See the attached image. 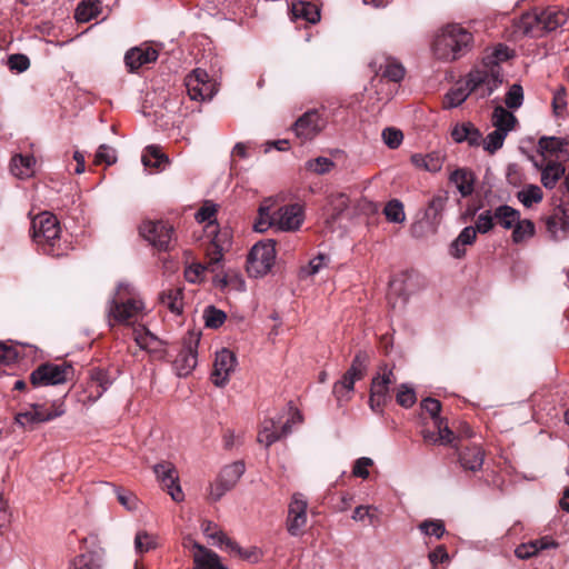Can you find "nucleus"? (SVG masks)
<instances>
[{
  "instance_id": "37",
  "label": "nucleus",
  "mask_w": 569,
  "mask_h": 569,
  "mask_svg": "<svg viewBox=\"0 0 569 569\" xmlns=\"http://www.w3.org/2000/svg\"><path fill=\"white\" fill-rule=\"evenodd\" d=\"M101 2L99 0H82L74 12L78 22H88L100 14Z\"/></svg>"
},
{
  "instance_id": "20",
  "label": "nucleus",
  "mask_w": 569,
  "mask_h": 569,
  "mask_svg": "<svg viewBox=\"0 0 569 569\" xmlns=\"http://www.w3.org/2000/svg\"><path fill=\"white\" fill-rule=\"evenodd\" d=\"M546 227L552 239H565L569 232V209L559 206L553 213L547 218Z\"/></svg>"
},
{
  "instance_id": "16",
  "label": "nucleus",
  "mask_w": 569,
  "mask_h": 569,
  "mask_svg": "<svg viewBox=\"0 0 569 569\" xmlns=\"http://www.w3.org/2000/svg\"><path fill=\"white\" fill-rule=\"evenodd\" d=\"M274 219L277 230L296 231L305 220L303 208L298 203L282 206L276 210Z\"/></svg>"
},
{
  "instance_id": "57",
  "label": "nucleus",
  "mask_w": 569,
  "mask_h": 569,
  "mask_svg": "<svg viewBox=\"0 0 569 569\" xmlns=\"http://www.w3.org/2000/svg\"><path fill=\"white\" fill-rule=\"evenodd\" d=\"M113 489L121 506H123L129 511L138 509L139 500L132 492L124 491L118 487H113Z\"/></svg>"
},
{
  "instance_id": "62",
  "label": "nucleus",
  "mask_w": 569,
  "mask_h": 569,
  "mask_svg": "<svg viewBox=\"0 0 569 569\" xmlns=\"http://www.w3.org/2000/svg\"><path fill=\"white\" fill-rule=\"evenodd\" d=\"M373 465V460L368 457H361L355 461L352 475L362 479L369 477V468Z\"/></svg>"
},
{
  "instance_id": "14",
  "label": "nucleus",
  "mask_w": 569,
  "mask_h": 569,
  "mask_svg": "<svg viewBox=\"0 0 569 569\" xmlns=\"http://www.w3.org/2000/svg\"><path fill=\"white\" fill-rule=\"evenodd\" d=\"M199 345V336L190 333L183 340V347L173 361V368L179 377L189 376L197 367V348Z\"/></svg>"
},
{
  "instance_id": "39",
  "label": "nucleus",
  "mask_w": 569,
  "mask_h": 569,
  "mask_svg": "<svg viewBox=\"0 0 569 569\" xmlns=\"http://www.w3.org/2000/svg\"><path fill=\"white\" fill-rule=\"evenodd\" d=\"M495 220L505 229H511L520 219V212L510 206L501 204L495 209Z\"/></svg>"
},
{
  "instance_id": "11",
  "label": "nucleus",
  "mask_w": 569,
  "mask_h": 569,
  "mask_svg": "<svg viewBox=\"0 0 569 569\" xmlns=\"http://www.w3.org/2000/svg\"><path fill=\"white\" fill-rule=\"evenodd\" d=\"M140 233L158 250L168 251L171 249L173 241L172 226L163 221H146L140 227Z\"/></svg>"
},
{
  "instance_id": "45",
  "label": "nucleus",
  "mask_w": 569,
  "mask_h": 569,
  "mask_svg": "<svg viewBox=\"0 0 569 569\" xmlns=\"http://www.w3.org/2000/svg\"><path fill=\"white\" fill-rule=\"evenodd\" d=\"M386 219L392 223H402L406 220L403 204L398 199H392L383 208Z\"/></svg>"
},
{
  "instance_id": "48",
  "label": "nucleus",
  "mask_w": 569,
  "mask_h": 569,
  "mask_svg": "<svg viewBox=\"0 0 569 569\" xmlns=\"http://www.w3.org/2000/svg\"><path fill=\"white\" fill-rule=\"evenodd\" d=\"M421 533L429 537H436L437 539H440L446 533L445 523L440 519H429L422 521L418 526Z\"/></svg>"
},
{
  "instance_id": "9",
  "label": "nucleus",
  "mask_w": 569,
  "mask_h": 569,
  "mask_svg": "<svg viewBox=\"0 0 569 569\" xmlns=\"http://www.w3.org/2000/svg\"><path fill=\"white\" fill-rule=\"evenodd\" d=\"M369 356L365 351H359L342 378L333 385V393L340 400L347 393L353 390L355 382L363 378L367 370Z\"/></svg>"
},
{
  "instance_id": "27",
  "label": "nucleus",
  "mask_w": 569,
  "mask_h": 569,
  "mask_svg": "<svg viewBox=\"0 0 569 569\" xmlns=\"http://www.w3.org/2000/svg\"><path fill=\"white\" fill-rule=\"evenodd\" d=\"M538 148L542 156H556L560 157H569V143L560 138L556 137H542L538 142Z\"/></svg>"
},
{
  "instance_id": "53",
  "label": "nucleus",
  "mask_w": 569,
  "mask_h": 569,
  "mask_svg": "<svg viewBox=\"0 0 569 569\" xmlns=\"http://www.w3.org/2000/svg\"><path fill=\"white\" fill-rule=\"evenodd\" d=\"M37 415H38L37 410L33 409L32 406H31L30 409L17 413L16 421H17V423H19L22 427L31 426L33 423H39V422L48 421V416H46V417L41 416L40 417V416H37Z\"/></svg>"
},
{
  "instance_id": "54",
  "label": "nucleus",
  "mask_w": 569,
  "mask_h": 569,
  "mask_svg": "<svg viewBox=\"0 0 569 569\" xmlns=\"http://www.w3.org/2000/svg\"><path fill=\"white\" fill-rule=\"evenodd\" d=\"M505 102L509 109H518L523 102V90L518 83L512 84L507 94Z\"/></svg>"
},
{
  "instance_id": "29",
  "label": "nucleus",
  "mask_w": 569,
  "mask_h": 569,
  "mask_svg": "<svg viewBox=\"0 0 569 569\" xmlns=\"http://www.w3.org/2000/svg\"><path fill=\"white\" fill-rule=\"evenodd\" d=\"M467 80H461L456 83L443 97L442 106L445 109H452L463 103L471 94Z\"/></svg>"
},
{
  "instance_id": "34",
  "label": "nucleus",
  "mask_w": 569,
  "mask_h": 569,
  "mask_svg": "<svg viewBox=\"0 0 569 569\" xmlns=\"http://www.w3.org/2000/svg\"><path fill=\"white\" fill-rule=\"evenodd\" d=\"M517 122V118L502 107H496L492 113V124L503 134H508Z\"/></svg>"
},
{
  "instance_id": "36",
  "label": "nucleus",
  "mask_w": 569,
  "mask_h": 569,
  "mask_svg": "<svg viewBox=\"0 0 569 569\" xmlns=\"http://www.w3.org/2000/svg\"><path fill=\"white\" fill-rule=\"evenodd\" d=\"M276 423L277 422L273 419L264 420L262 422L257 437L259 443L264 445L268 448L281 438L287 437L286 435H282V429L280 431L276 429Z\"/></svg>"
},
{
  "instance_id": "41",
  "label": "nucleus",
  "mask_w": 569,
  "mask_h": 569,
  "mask_svg": "<svg viewBox=\"0 0 569 569\" xmlns=\"http://www.w3.org/2000/svg\"><path fill=\"white\" fill-rule=\"evenodd\" d=\"M159 547V538L147 531H138L134 537V549L137 553H144Z\"/></svg>"
},
{
  "instance_id": "13",
  "label": "nucleus",
  "mask_w": 569,
  "mask_h": 569,
  "mask_svg": "<svg viewBox=\"0 0 569 569\" xmlns=\"http://www.w3.org/2000/svg\"><path fill=\"white\" fill-rule=\"evenodd\" d=\"M157 480L161 483L162 488L167 490L173 501L180 502L183 500L184 495L179 485V475L169 461H161L152 467Z\"/></svg>"
},
{
  "instance_id": "19",
  "label": "nucleus",
  "mask_w": 569,
  "mask_h": 569,
  "mask_svg": "<svg viewBox=\"0 0 569 569\" xmlns=\"http://www.w3.org/2000/svg\"><path fill=\"white\" fill-rule=\"evenodd\" d=\"M158 51L150 46H139L129 49L124 54V63L129 72H134L144 64L158 59Z\"/></svg>"
},
{
  "instance_id": "8",
  "label": "nucleus",
  "mask_w": 569,
  "mask_h": 569,
  "mask_svg": "<svg viewBox=\"0 0 569 569\" xmlns=\"http://www.w3.org/2000/svg\"><path fill=\"white\" fill-rule=\"evenodd\" d=\"M308 523V500L301 492H295L288 506L286 529L292 537H301Z\"/></svg>"
},
{
  "instance_id": "22",
  "label": "nucleus",
  "mask_w": 569,
  "mask_h": 569,
  "mask_svg": "<svg viewBox=\"0 0 569 569\" xmlns=\"http://www.w3.org/2000/svg\"><path fill=\"white\" fill-rule=\"evenodd\" d=\"M196 552L193 553L194 569H228L221 563L218 553L204 546L193 542L192 545Z\"/></svg>"
},
{
  "instance_id": "4",
  "label": "nucleus",
  "mask_w": 569,
  "mask_h": 569,
  "mask_svg": "<svg viewBox=\"0 0 569 569\" xmlns=\"http://www.w3.org/2000/svg\"><path fill=\"white\" fill-rule=\"evenodd\" d=\"M144 303L131 295L129 284L119 283L113 297L108 302L107 318L110 326L114 323L133 326L143 316Z\"/></svg>"
},
{
  "instance_id": "43",
  "label": "nucleus",
  "mask_w": 569,
  "mask_h": 569,
  "mask_svg": "<svg viewBox=\"0 0 569 569\" xmlns=\"http://www.w3.org/2000/svg\"><path fill=\"white\" fill-rule=\"evenodd\" d=\"M512 241L515 243H521L525 240L532 238L535 234V223L531 220H518L513 224Z\"/></svg>"
},
{
  "instance_id": "38",
  "label": "nucleus",
  "mask_w": 569,
  "mask_h": 569,
  "mask_svg": "<svg viewBox=\"0 0 569 569\" xmlns=\"http://www.w3.org/2000/svg\"><path fill=\"white\" fill-rule=\"evenodd\" d=\"M161 303L172 313L180 315L182 311V290L180 288H169L160 295Z\"/></svg>"
},
{
  "instance_id": "18",
  "label": "nucleus",
  "mask_w": 569,
  "mask_h": 569,
  "mask_svg": "<svg viewBox=\"0 0 569 569\" xmlns=\"http://www.w3.org/2000/svg\"><path fill=\"white\" fill-rule=\"evenodd\" d=\"M237 363L236 356L228 349H222L216 353L213 371L211 379L214 386L223 387L234 370Z\"/></svg>"
},
{
  "instance_id": "56",
  "label": "nucleus",
  "mask_w": 569,
  "mask_h": 569,
  "mask_svg": "<svg viewBox=\"0 0 569 569\" xmlns=\"http://www.w3.org/2000/svg\"><path fill=\"white\" fill-rule=\"evenodd\" d=\"M117 161L116 150L108 144H101L96 153L94 163L111 166Z\"/></svg>"
},
{
  "instance_id": "60",
  "label": "nucleus",
  "mask_w": 569,
  "mask_h": 569,
  "mask_svg": "<svg viewBox=\"0 0 569 569\" xmlns=\"http://www.w3.org/2000/svg\"><path fill=\"white\" fill-rule=\"evenodd\" d=\"M382 139H383V142L391 149H396L398 148L402 140H403V133L401 130L399 129H396V128H392V127H389V128H386L383 131H382Z\"/></svg>"
},
{
  "instance_id": "23",
  "label": "nucleus",
  "mask_w": 569,
  "mask_h": 569,
  "mask_svg": "<svg viewBox=\"0 0 569 569\" xmlns=\"http://www.w3.org/2000/svg\"><path fill=\"white\" fill-rule=\"evenodd\" d=\"M447 201V196L435 194L428 202V206L425 209L423 220L432 229H436L437 226L440 223Z\"/></svg>"
},
{
  "instance_id": "24",
  "label": "nucleus",
  "mask_w": 569,
  "mask_h": 569,
  "mask_svg": "<svg viewBox=\"0 0 569 569\" xmlns=\"http://www.w3.org/2000/svg\"><path fill=\"white\" fill-rule=\"evenodd\" d=\"M450 181L456 186L457 190L463 198L471 196L475 190L476 177L470 169H456L450 174Z\"/></svg>"
},
{
  "instance_id": "42",
  "label": "nucleus",
  "mask_w": 569,
  "mask_h": 569,
  "mask_svg": "<svg viewBox=\"0 0 569 569\" xmlns=\"http://www.w3.org/2000/svg\"><path fill=\"white\" fill-rule=\"evenodd\" d=\"M517 198L526 208H530L533 203L542 201L543 192L539 186L528 184L518 191Z\"/></svg>"
},
{
  "instance_id": "44",
  "label": "nucleus",
  "mask_w": 569,
  "mask_h": 569,
  "mask_svg": "<svg viewBox=\"0 0 569 569\" xmlns=\"http://www.w3.org/2000/svg\"><path fill=\"white\" fill-rule=\"evenodd\" d=\"M357 522L375 526L379 521L378 508L373 506H358L351 517Z\"/></svg>"
},
{
  "instance_id": "49",
  "label": "nucleus",
  "mask_w": 569,
  "mask_h": 569,
  "mask_svg": "<svg viewBox=\"0 0 569 569\" xmlns=\"http://www.w3.org/2000/svg\"><path fill=\"white\" fill-rule=\"evenodd\" d=\"M226 318V313L213 306H208L203 311L204 325L208 328L217 329L221 327Z\"/></svg>"
},
{
  "instance_id": "31",
  "label": "nucleus",
  "mask_w": 569,
  "mask_h": 569,
  "mask_svg": "<svg viewBox=\"0 0 569 569\" xmlns=\"http://www.w3.org/2000/svg\"><path fill=\"white\" fill-rule=\"evenodd\" d=\"M477 230L472 226L465 227L458 237L450 244V254L460 259L466 254V246H470L476 241Z\"/></svg>"
},
{
  "instance_id": "26",
  "label": "nucleus",
  "mask_w": 569,
  "mask_h": 569,
  "mask_svg": "<svg viewBox=\"0 0 569 569\" xmlns=\"http://www.w3.org/2000/svg\"><path fill=\"white\" fill-rule=\"evenodd\" d=\"M485 452L480 446L465 448L459 453V462L465 470L479 471L483 465Z\"/></svg>"
},
{
  "instance_id": "46",
  "label": "nucleus",
  "mask_w": 569,
  "mask_h": 569,
  "mask_svg": "<svg viewBox=\"0 0 569 569\" xmlns=\"http://www.w3.org/2000/svg\"><path fill=\"white\" fill-rule=\"evenodd\" d=\"M228 548L230 551L236 552L241 559L247 560L250 563H257L262 558V552L258 547H250L244 549L240 547L236 541H229Z\"/></svg>"
},
{
  "instance_id": "51",
  "label": "nucleus",
  "mask_w": 569,
  "mask_h": 569,
  "mask_svg": "<svg viewBox=\"0 0 569 569\" xmlns=\"http://www.w3.org/2000/svg\"><path fill=\"white\" fill-rule=\"evenodd\" d=\"M506 137L500 130L495 129L485 139L482 138L481 144L487 152L493 154L503 146Z\"/></svg>"
},
{
  "instance_id": "5",
  "label": "nucleus",
  "mask_w": 569,
  "mask_h": 569,
  "mask_svg": "<svg viewBox=\"0 0 569 569\" xmlns=\"http://www.w3.org/2000/svg\"><path fill=\"white\" fill-rule=\"evenodd\" d=\"M491 62V66H489V63H483L481 67L472 69L466 76L469 90H471L477 98L482 99L489 97L502 83L500 66H498L496 61Z\"/></svg>"
},
{
  "instance_id": "59",
  "label": "nucleus",
  "mask_w": 569,
  "mask_h": 569,
  "mask_svg": "<svg viewBox=\"0 0 569 569\" xmlns=\"http://www.w3.org/2000/svg\"><path fill=\"white\" fill-rule=\"evenodd\" d=\"M32 408L37 410V416H48V421L60 417L64 413L63 402L57 401L52 403V410L47 409L43 405L34 403L32 405Z\"/></svg>"
},
{
  "instance_id": "1",
  "label": "nucleus",
  "mask_w": 569,
  "mask_h": 569,
  "mask_svg": "<svg viewBox=\"0 0 569 569\" xmlns=\"http://www.w3.org/2000/svg\"><path fill=\"white\" fill-rule=\"evenodd\" d=\"M473 36L460 24H448L436 36L432 52L438 60L452 62L466 56L472 48Z\"/></svg>"
},
{
  "instance_id": "7",
  "label": "nucleus",
  "mask_w": 569,
  "mask_h": 569,
  "mask_svg": "<svg viewBox=\"0 0 569 569\" xmlns=\"http://www.w3.org/2000/svg\"><path fill=\"white\" fill-rule=\"evenodd\" d=\"M274 259L276 249L273 242H258L248 254L247 271L251 277H262L271 270Z\"/></svg>"
},
{
  "instance_id": "52",
  "label": "nucleus",
  "mask_w": 569,
  "mask_h": 569,
  "mask_svg": "<svg viewBox=\"0 0 569 569\" xmlns=\"http://www.w3.org/2000/svg\"><path fill=\"white\" fill-rule=\"evenodd\" d=\"M405 67L393 59H388L385 69L382 70V76L393 82L401 81L405 77Z\"/></svg>"
},
{
  "instance_id": "33",
  "label": "nucleus",
  "mask_w": 569,
  "mask_h": 569,
  "mask_svg": "<svg viewBox=\"0 0 569 569\" xmlns=\"http://www.w3.org/2000/svg\"><path fill=\"white\" fill-rule=\"evenodd\" d=\"M103 559L98 551H87L70 560L68 569H102Z\"/></svg>"
},
{
  "instance_id": "3",
  "label": "nucleus",
  "mask_w": 569,
  "mask_h": 569,
  "mask_svg": "<svg viewBox=\"0 0 569 569\" xmlns=\"http://www.w3.org/2000/svg\"><path fill=\"white\" fill-rule=\"evenodd\" d=\"M32 240L44 254L51 257L64 256L69 249L61 241V227L57 217L50 212H41L32 219Z\"/></svg>"
},
{
  "instance_id": "30",
  "label": "nucleus",
  "mask_w": 569,
  "mask_h": 569,
  "mask_svg": "<svg viewBox=\"0 0 569 569\" xmlns=\"http://www.w3.org/2000/svg\"><path fill=\"white\" fill-rule=\"evenodd\" d=\"M535 164L541 170V183L546 189H553L566 172L565 167L560 162L548 161L546 166Z\"/></svg>"
},
{
  "instance_id": "50",
  "label": "nucleus",
  "mask_w": 569,
  "mask_h": 569,
  "mask_svg": "<svg viewBox=\"0 0 569 569\" xmlns=\"http://www.w3.org/2000/svg\"><path fill=\"white\" fill-rule=\"evenodd\" d=\"M223 249L218 244V239H213L207 248V267L216 271L223 258Z\"/></svg>"
},
{
  "instance_id": "21",
  "label": "nucleus",
  "mask_w": 569,
  "mask_h": 569,
  "mask_svg": "<svg viewBox=\"0 0 569 569\" xmlns=\"http://www.w3.org/2000/svg\"><path fill=\"white\" fill-rule=\"evenodd\" d=\"M132 337L141 350L152 355H156L162 350V341L142 325L133 327Z\"/></svg>"
},
{
  "instance_id": "40",
  "label": "nucleus",
  "mask_w": 569,
  "mask_h": 569,
  "mask_svg": "<svg viewBox=\"0 0 569 569\" xmlns=\"http://www.w3.org/2000/svg\"><path fill=\"white\" fill-rule=\"evenodd\" d=\"M141 160L144 167H152L156 169H162L163 164L169 161L168 157L163 154L157 146H148L144 149Z\"/></svg>"
},
{
  "instance_id": "64",
  "label": "nucleus",
  "mask_w": 569,
  "mask_h": 569,
  "mask_svg": "<svg viewBox=\"0 0 569 569\" xmlns=\"http://www.w3.org/2000/svg\"><path fill=\"white\" fill-rule=\"evenodd\" d=\"M421 407L430 415L435 423L441 420L439 417L441 410V403L439 400L435 398H426L421 401Z\"/></svg>"
},
{
  "instance_id": "12",
  "label": "nucleus",
  "mask_w": 569,
  "mask_h": 569,
  "mask_svg": "<svg viewBox=\"0 0 569 569\" xmlns=\"http://www.w3.org/2000/svg\"><path fill=\"white\" fill-rule=\"evenodd\" d=\"M396 378L392 369L387 366L380 368V372L372 379L370 388L369 405L375 412H380L389 399V387L395 383Z\"/></svg>"
},
{
  "instance_id": "63",
  "label": "nucleus",
  "mask_w": 569,
  "mask_h": 569,
  "mask_svg": "<svg viewBox=\"0 0 569 569\" xmlns=\"http://www.w3.org/2000/svg\"><path fill=\"white\" fill-rule=\"evenodd\" d=\"M8 66L11 70L23 72L30 67V60L24 54L16 53L9 57Z\"/></svg>"
},
{
  "instance_id": "32",
  "label": "nucleus",
  "mask_w": 569,
  "mask_h": 569,
  "mask_svg": "<svg viewBox=\"0 0 569 569\" xmlns=\"http://www.w3.org/2000/svg\"><path fill=\"white\" fill-rule=\"evenodd\" d=\"M291 14L293 19H302L309 23L320 21V9L317 4L308 1H297L291 4Z\"/></svg>"
},
{
  "instance_id": "6",
  "label": "nucleus",
  "mask_w": 569,
  "mask_h": 569,
  "mask_svg": "<svg viewBox=\"0 0 569 569\" xmlns=\"http://www.w3.org/2000/svg\"><path fill=\"white\" fill-rule=\"evenodd\" d=\"M73 376V368L69 363H42L30 375L33 387L62 385Z\"/></svg>"
},
{
  "instance_id": "47",
  "label": "nucleus",
  "mask_w": 569,
  "mask_h": 569,
  "mask_svg": "<svg viewBox=\"0 0 569 569\" xmlns=\"http://www.w3.org/2000/svg\"><path fill=\"white\" fill-rule=\"evenodd\" d=\"M306 170L316 174H326L335 168V162L327 157L310 159L305 164Z\"/></svg>"
},
{
  "instance_id": "15",
  "label": "nucleus",
  "mask_w": 569,
  "mask_h": 569,
  "mask_svg": "<svg viewBox=\"0 0 569 569\" xmlns=\"http://www.w3.org/2000/svg\"><path fill=\"white\" fill-rule=\"evenodd\" d=\"M187 93L191 100L203 101L212 97L209 76L206 70L197 68L184 78Z\"/></svg>"
},
{
  "instance_id": "17",
  "label": "nucleus",
  "mask_w": 569,
  "mask_h": 569,
  "mask_svg": "<svg viewBox=\"0 0 569 569\" xmlns=\"http://www.w3.org/2000/svg\"><path fill=\"white\" fill-rule=\"evenodd\" d=\"M325 128V120L317 110L303 113L293 124L296 136L302 141L313 139Z\"/></svg>"
},
{
  "instance_id": "25",
  "label": "nucleus",
  "mask_w": 569,
  "mask_h": 569,
  "mask_svg": "<svg viewBox=\"0 0 569 569\" xmlns=\"http://www.w3.org/2000/svg\"><path fill=\"white\" fill-rule=\"evenodd\" d=\"M10 171L19 179H27L36 172V158L32 154H16L10 162Z\"/></svg>"
},
{
  "instance_id": "28",
  "label": "nucleus",
  "mask_w": 569,
  "mask_h": 569,
  "mask_svg": "<svg viewBox=\"0 0 569 569\" xmlns=\"http://www.w3.org/2000/svg\"><path fill=\"white\" fill-rule=\"evenodd\" d=\"M272 199H266L258 209V217L254 221L253 229L257 232H264L270 228H276V211H272Z\"/></svg>"
},
{
  "instance_id": "35",
  "label": "nucleus",
  "mask_w": 569,
  "mask_h": 569,
  "mask_svg": "<svg viewBox=\"0 0 569 569\" xmlns=\"http://www.w3.org/2000/svg\"><path fill=\"white\" fill-rule=\"evenodd\" d=\"M411 162L415 167L423 169L429 172H437L442 167V158L436 153H415L411 156Z\"/></svg>"
},
{
  "instance_id": "55",
  "label": "nucleus",
  "mask_w": 569,
  "mask_h": 569,
  "mask_svg": "<svg viewBox=\"0 0 569 569\" xmlns=\"http://www.w3.org/2000/svg\"><path fill=\"white\" fill-rule=\"evenodd\" d=\"M396 400L397 403L400 405L401 407L410 408L417 401L416 392L412 388L408 387L407 385H401L400 389L396 395Z\"/></svg>"
},
{
  "instance_id": "2",
  "label": "nucleus",
  "mask_w": 569,
  "mask_h": 569,
  "mask_svg": "<svg viewBox=\"0 0 569 569\" xmlns=\"http://www.w3.org/2000/svg\"><path fill=\"white\" fill-rule=\"evenodd\" d=\"M567 20V12L558 7H547L545 9L535 8L523 13L515 22V28L517 32L523 36L541 38L546 33L562 27Z\"/></svg>"
},
{
  "instance_id": "58",
  "label": "nucleus",
  "mask_w": 569,
  "mask_h": 569,
  "mask_svg": "<svg viewBox=\"0 0 569 569\" xmlns=\"http://www.w3.org/2000/svg\"><path fill=\"white\" fill-rule=\"evenodd\" d=\"M495 213L490 210L481 212L477 220L476 227H473L479 233H488L495 226Z\"/></svg>"
},
{
  "instance_id": "10",
  "label": "nucleus",
  "mask_w": 569,
  "mask_h": 569,
  "mask_svg": "<svg viewBox=\"0 0 569 569\" xmlns=\"http://www.w3.org/2000/svg\"><path fill=\"white\" fill-rule=\"evenodd\" d=\"M244 469V463L241 461H234L223 467L216 481L210 486V499L213 501L220 500L237 485Z\"/></svg>"
},
{
  "instance_id": "61",
  "label": "nucleus",
  "mask_w": 569,
  "mask_h": 569,
  "mask_svg": "<svg viewBox=\"0 0 569 569\" xmlns=\"http://www.w3.org/2000/svg\"><path fill=\"white\" fill-rule=\"evenodd\" d=\"M327 257L325 254H318L313 259H311L308 266L303 267L300 271L301 277H310L315 276L323 268Z\"/></svg>"
}]
</instances>
